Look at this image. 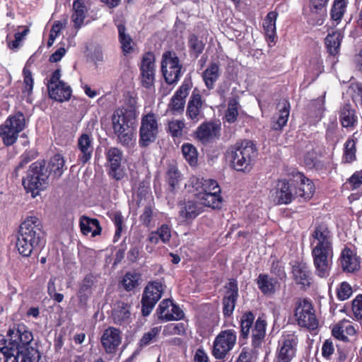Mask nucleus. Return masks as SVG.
I'll use <instances>...</instances> for the list:
<instances>
[{
    "mask_svg": "<svg viewBox=\"0 0 362 362\" xmlns=\"http://www.w3.org/2000/svg\"><path fill=\"white\" fill-rule=\"evenodd\" d=\"M106 160L109 164L107 173L112 179L121 180L125 175L122 168V151L117 147H110L105 152Z\"/></svg>",
    "mask_w": 362,
    "mask_h": 362,
    "instance_id": "obj_19",
    "label": "nucleus"
},
{
    "mask_svg": "<svg viewBox=\"0 0 362 362\" xmlns=\"http://www.w3.org/2000/svg\"><path fill=\"white\" fill-rule=\"evenodd\" d=\"M65 160L59 153L54 155L49 160L47 170L49 173H53L54 177L59 178L64 173Z\"/></svg>",
    "mask_w": 362,
    "mask_h": 362,
    "instance_id": "obj_46",
    "label": "nucleus"
},
{
    "mask_svg": "<svg viewBox=\"0 0 362 362\" xmlns=\"http://www.w3.org/2000/svg\"><path fill=\"white\" fill-rule=\"evenodd\" d=\"M182 153L191 166H195L198 162V152L197 148L189 143H185L182 146Z\"/></svg>",
    "mask_w": 362,
    "mask_h": 362,
    "instance_id": "obj_54",
    "label": "nucleus"
},
{
    "mask_svg": "<svg viewBox=\"0 0 362 362\" xmlns=\"http://www.w3.org/2000/svg\"><path fill=\"white\" fill-rule=\"evenodd\" d=\"M254 320L255 315L252 311H247L243 314L240 321V332L239 336V341L242 344H244L248 339Z\"/></svg>",
    "mask_w": 362,
    "mask_h": 362,
    "instance_id": "obj_41",
    "label": "nucleus"
},
{
    "mask_svg": "<svg viewBox=\"0 0 362 362\" xmlns=\"http://www.w3.org/2000/svg\"><path fill=\"white\" fill-rule=\"evenodd\" d=\"M88 9L83 0H74L71 14V21L74 27L78 30L84 24Z\"/></svg>",
    "mask_w": 362,
    "mask_h": 362,
    "instance_id": "obj_33",
    "label": "nucleus"
},
{
    "mask_svg": "<svg viewBox=\"0 0 362 362\" xmlns=\"http://www.w3.org/2000/svg\"><path fill=\"white\" fill-rule=\"evenodd\" d=\"M257 149L251 141L237 142L227 151V158L237 171L246 172L251 169L252 162L256 156Z\"/></svg>",
    "mask_w": 362,
    "mask_h": 362,
    "instance_id": "obj_6",
    "label": "nucleus"
},
{
    "mask_svg": "<svg viewBox=\"0 0 362 362\" xmlns=\"http://www.w3.org/2000/svg\"><path fill=\"white\" fill-rule=\"evenodd\" d=\"M339 119L341 126L346 129H354L358 124L356 110L349 103L342 104L339 110Z\"/></svg>",
    "mask_w": 362,
    "mask_h": 362,
    "instance_id": "obj_28",
    "label": "nucleus"
},
{
    "mask_svg": "<svg viewBox=\"0 0 362 362\" xmlns=\"http://www.w3.org/2000/svg\"><path fill=\"white\" fill-rule=\"evenodd\" d=\"M158 134V123L156 115L152 112L143 115L139 128V146H148L156 140Z\"/></svg>",
    "mask_w": 362,
    "mask_h": 362,
    "instance_id": "obj_10",
    "label": "nucleus"
},
{
    "mask_svg": "<svg viewBox=\"0 0 362 362\" xmlns=\"http://www.w3.org/2000/svg\"><path fill=\"white\" fill-rule=\"evenodd\" d=\"M131 305L128 303L117 301L112 311V318L115 324L120 326L129 325L131 322Z\"/></svg>",
    "mask_w": 362,
    "mask_h": 362,
    "instance_id": "obj_27",
    "label": "nucleus"
},
{
    "mask_svg": "<svg viewBox=\"0 0 362 362\" xmlns=\"http://www.w3.org/2000/svg\"><path fill=\"white\" fill-rule=\"evenodd\" d=\"M356 142L357 139L354 137H349L346 141L343 148L342 163L348 164L356 160Z\"/></svg>",
    "mask_w": 362,
    "mask_h": 362,
    "instance_id": "obj_44",
    "label": "nucleus"
},
{
    "mask_svg": "<svg viewBox=\"0 0 362 362\" xmlns=\"http://www.w3.org/2000/svg\"><path fill=\"white\" fill-rule=\"evenodd\" d=\"M205 100L203 98L201 90L195 87L187 104L185 115L192 124H197L204 117V109Z\"/></svg>",
    "mask_w": 362,
    "mask_h": 362,
    "instance_id": "obj_16",
    "label": "nucleus"
},
{
    "mask_svg": "<svg viewBox=\"0 0 362 362\" xmlns=\"http://www.w3.org/2000/svg\"><path fill=\"white\" fill-rule=\"evenodd\" d=\"M23 89L22 90L23 94L28 96L33 93L34 79L31 71L25 66L23 69Z\"/></svg>",
    "mask_w": 362,
    "mask_h": 362,
    "instance_id": "obj_56",
    "label": "nucleus"
},
{
    "mask_svg": "<svg viewBox=\"0 0 362 362\" xmlns=\"http://www.w3.org/2000/svg\"><path fill=\"white\" fill-rule=\"evenodd\" d=\"M108 216L115 226V232L113 237V241L115 243L119 240L125 227L124 219L120 211H112Z\"/></svg>",
    "mask_w": 362,
    "mask_h": 362,
    "instance_id": "obj_48",
    "label": "nucleus"
},
{
    "mask_svg": "<svg viewBox=\"0 0 362 362\" xmlns=\"http://www.w3.org/2000/svg\"><path fill=\"white\" fill-rule=\"evenodd\" d=\"M38 156V152L31 149L25 151L20 157L21 160L18 164V169H22L26 164L35 159Z\"/></svg>",
    "mask_w": 362,
    "mask_h": 362,
    "instance_id": "obj_62",
    "label": "nucleus"
},
{
    "mask_svg": "<svg viewBox=\"0 0 362 362\" xmlns=\"http://www.w3.org/2000/svg\"><path fill=\"white\" fill-rule=\"evenodd\" d=\"M161 329V326L154 327H152L149 331L144 333L141 338L139 341V346L145 347L151 343L156 342L160 333Z\"/></svg>",
    "mask_w": 362,
    "mask_h": 362,
    "instance_id": "obj_52",
    "label": "nucleus"
},
{
    "mask_svg": "<svg viewBox=\"0 0 362 362\" xmlns=\"http://www.w3.org/2000/svg\"><path fill=\"white\" fill-rule=\"evenodd\" d=\"M49 177L46 161L37 160L29 166L26 175L22 178V185L27 194H30L32 198H35L47 187Z\"/></svg>",
    "mask_w": 362,
    "mask_h": 362,
    "instance_id": "obj_4",
    "label": "nucleus"
},
{
    "mask_svg": "<svg viewBox=\"0 0 362 362\" xmlns=\"http://www.w3.org/2000/svg\"><path fill=\"white\" fill-rule=\"evenodd\" d=\"M136 113L132 108L116 110L112 116V124L117 143L132 147L136 141Z\"/></svg>",
    "mask_w": 362,
    "mask_h": 362,
    "instance_id": "obj_3",
    "label": "nucleus"
},
{
    "mask_svg": "<svg viewBox=\"0 0 362 362\" xmlns=\"http://www.w3.org/2000/svg\"><path fill=\"white\" fill-rule=\"evenodd\" d=\"M30 30L28 27H25L22 32H18L15 33L13 40H11L9 36L6 37V42L8 47L11 49H16L19 47L21 42L23 40L24 37L27 35Z\"/></svg>",
    "mask_w": 362,
    "mask_h": 362,
    "instance_id": "obj_58",
    "label": "nucleus"
},
{
    "mask_svg": "<svg viewBox=\"0 0 362 362\" xmlns=\"http://www.w3.org/2000/svg\"><path fill=\"white\" fill-rule=\"evenodd\" d=\"M295 316L298 324L300 327L314 330L318 326V321L316 318L313 305L307 298H304L297 303L295 309Z\"/></svg>",
    "mask_w": 362,
    "mask_h": 362,
    "instance_id": "obj_14",
    "label": "nucleus"
},
{
    "mask_svg": "<svg viewBox=\"0 0 362 362\" xmlns=\"http://www.w3.org/2000/svg\"><path fill=\"white\" fill-rule=\"evenodd\" d=\"M182 180V174L175 165H169L165 175V181L168 185L167 190L174 193L179 187Z\"/></svg>",
    "mask_w": 362,
    "mask_h": 362,
    "instance_id": "obj_39",
    "label": "nucleus"
},
{
    "mask_svg": "<svg viewBox=\"0 0 362 362\" xmlns=\"http://www.w3.org/2000/svg\"><path fill=\"white\" fill-rule=\"evenodd\" d=\"M20 357L21 358V362H38L40 355L38 350L30 344L21 349V352H19Z\"/></svg>",
    "mask_w": 362,
    "mask_h": 362,
    "instance_id": "obj_53",
    "label": "nucleus"
},
{
    "mask_svg": "<svg viewBox=\"0 0 362 362\" xmlns=\"http://www.w3.org/2000/svg\"><path fill=\"white\" fill-rule=\"evenodd\" d=\"M117 28L122 52L124 56L127 57L134 52L136 44L130 35L127 33V28L124 24H119Z\"/></svg>",
    "mask_w": 362,
    "mask_h": 362,
    "instance_id": "obj_32",
    "label": "nucleus"
},
{
    "mask_svg": "<svg viewBox=\"0 0 362 362\" xmlns=\"http://www.w3.org/2000/svg\"><path fill=\"white\" fill-rule=\"evenodd\" d=\"M25 128V117L22 112H18L9 116L0 125V138L6 146L13 145L18 140L19 133Z\"/></svg>",
    "mask_w": 362,
    "mask_h": 362,
    "instance_id": "obj_8",
    "label": "nucleus"
},
{
    "mask_svg": "<svg viewBox=\"0 0 362 362\" xmlns=\"http://www.w3.org/2000/svg\"><path fill=\"white\" fill-rule=\"evenodd\" d=\"M192 185L197 193L206 192H221V187L216 180L212 179H204L203 177H192L191 179Z\"/></svg>",
    "mask_w": 362,
    "mask_h": 362,
    "instance_id": "obj_35",
    "label": "nucleus"
},
{
    "mask_svg": "<svg viewBox=\"0 0 362 362\" xmlns=\"http://www.w3.org/2000/svg\"><path fill=\"white\" fill-rule=\"evenodd\" d=\"M33 340V333L24 324L13 325L7 331L6 335L0 334V347L19 359V352L25 346Z\"/></svg>",
    "mask_w": 362,
    "mask_h": 362,
    "instance_id": "obj_5",
    "label": "nucleus"
},
{
    "mask_svg": "<svg viewBox=\"0 0 362 362\" xmlns=\"http://www.w3.org/2000/svg\"><path fill=\"white\" fill-rule=\"evenodd\" d=\"M270 273L281 281H285L287 278L284 263L276 257L272 260Z\"/></svg>",
    "mask_w": 362,
    "mask_h": 362,
    "instance_id": "obj_51",
    "label": "nucleus"
},
{
    "mask_svg": "<svg viewBox=\"0 0 362 362\" xmlns=\"http://www.w3.org/2000/svg\"><path fill=\"white\" fill-rule=\"evenodd\" d=\"M267 322L259 317L255 322L252 329V348L243 347L235 362H256L257 351L256 349L259 348L266 335Z\"/></svg>",
    "mask_w": 362,
    "mask_h": 362,
    "instance_id": "obj_7",
    "label": "nucleus"
},
{
    "mask_svg": "<svg viewBox=\"0 0 362 362\" xmlns=\"http://www.w3.org/2000/svg\"><path fill=\"white\" fill-rule=\"evenodd\" d=\"M220 69L216 62H211L202 74V79L208 90L214 89L215 83L219 78Z\"/></svg>",
    "mask_w": 362,
    "mask_h": 362,
    "instance_id": "obj_43",
    "label": "nucleus"
},
{
    "mask_svg": "<svg viewBox=\"0 0 362 362\" xmlns=\"http://www.w3.org/2000/svg\"><path fill=\"white\" fill-rule=\"evenodd\" d=\"M278 13L276 11L269 12L264 19L263 28L266 36L269 41L274 42L276 35V21L278 17Z\"/></svg>",
    "mask_w": 362,
    "mask_h": 362,
    "instance_id": "obj_47",
    "label": "nucleus"
},
{
    "mask_svg": "<svg viewBox=\"0 0 362 362\" xmlns=\"http://www.w3.org/2000/svg\"><path fill=\"white\" fill-rule=\"evenodd\" d=\"M348 0H334L330 10V18L335 22V25L341 21L347 8Z\"/></svg>",
    "mask_w": 362,
    "mask_h": 362,
    "instance_id": "obj_45",
    "label": "nucleus"
},
{
    "mask_svg": "<svg viewBox=\"0 0 362 362\" xmlns=\"http://www.w3.org/2000/svg\"><path fill=\"white\" fill-rule=\"evenodd\" d=\"M276 279L267 274H259L256 279L258 288L264 295H273L276 292Z\"/></svg>",
    "mask_w": 362,
    "mask_h": 362,
    "instance_id": "obj_42",
    "label": "nucleus"
},
{
    "mask_svg": "<svg viewBox=\"0 0 362 362\" xmlns=\"http://www.w3.org/2000/svg\"><path fill=\"white\" fill-rule=\"evenodd\" d=\"M185 123L182 120H174L168 123V132L173 137H181Z\"/></svg>",
    "mask_w": 362,
    "mask_h": 362,
    "instance_id": "obj_59",
    "label": "nucleus"
},
{
    "mask_svg": "<svg viewBox=\"0 0 362 362\" xmlns=\"http://www.w3.org/2000/svg\"><path fill=\"white\" fill-rule=\"evenodd\" d=\"M311 236L313 238L311 255L315 274L320 278H327L330 274L334 257L332 233L322 223L315 227Z\"/></svg>",
    "mask_w": 362,
    "mask_h": 362,
    "instance_id": "obj_1",
    "label": "nucleus"
},
{
    "mask_svg": "<svg viewBox=\"0 0 362 362\" xmlns=\"http://www.w3.org/2000/svg\"><path fill=\"white\" fill-rule=\"evenodd\" d=\"M352 288L350 284L346 281L341 283L337 290V298L340 300L348 299L352 294Z\"/></svg>",
    "mask_w": 362,
    "mask_h": 362,
    "instance_id": "obj_60",
    "label": "nucleus"
},
{
    "mask_svg": "<svg viewBox=\"0 0 362 362\" xmlns=\"http://www.w3.org/2000/svg\"><path fill=\"white\" fill-rule=\"evenodd\" d=\"M153 216V211L151 205H147L144 207L143 213L139 216L141 223L146 227L151 226V223Z\"/></svg>",
    "mask_w": 362,
    "mask_h": 362,
    "instance_id": "obj_61",
    "label": "nucleus"
},
{
    "mask_svg": "<svg viewBox=\"0 0 362 362\" xmlns=\"http://www.w3.org/2000/svg\"><path fill=\"white\" fill-rule=\"evenodd\" d=\"M77 149L79 151L78 156V164L85 165L92 158L94 151L93 138L90 134H81L77 140Z\"/></svg>",
    "mask_w": 362,
    "mask_h": 362,
    "instance_id": "obj_24",
    "label": "nucleus"
},
{
    "mask_svg": "<svg viewBox=\"0 0 362 362\" xmlns=\"http://www.w3.org/2000/svg\"><path fill=\"white\" fill-rule=\"evenodd\" d=\"M189 52L192 57L197 58L204 51L205 44L194 34H190L188 37Z\"/></svg>",
    "mask_w": 362,
    "mask_h": 362,
    "instance_id": "obj_49",
    "label": "nucleus"
},
{
    "mask_svg": "<svg viewBox=\"0 0 362 362\" xmlns=\"http://www.w3.org/2000/svg\"><path fill=\"white\" fill-rule=\"evenodd\" d=\"M49 97L57 102L67 101L71 98L72 90L70 86L65 82L58 83L54 86H51L47 89Z\"/></svg>",
    "mask_w": 362,
    "mask_h": 362,
    "instance_id": "obj_34",
    "label": "nucleus"
},
{
    "mask_svg": "<svg viewBox=\"0 0 362 362\" xmlns=\"http://www.w3.org/2000/svg\"><path fill=\"white\" fill-rule=\"evenodd\" d=\"M95 282V276L92 273L87 274L79 284V288L77 292V297L79 303L86 304L90 296L92 293V287Z\"/></svg>",
    "mask_w": 362,
    "mask_h": 362,
    "instance_id": "obj_36",
    "label": "nucleus"
},
{
    "mask_svg": "<svg viewBox=\"0 0 362 362\" xmlns=\"http://www.w3.org/2000/svg\"><path fill=\"white\" fill-rule=\"evenodd\" d=\"M352 310L358 320H362V294L356 296L352 301Z\"/></svg>",
    "mask_w": 362,
    "mask_h": 362,
    "instance_id": "obj_63",
    "label": "nucleus"
},
{
    "mask_svg": "<svg viewBox=\"0 0 362 362\" xmlns=\"http://www.w3.org/2000/svg\"><path fill=\"white\" fill-rule=\"evenodd\" d=\"M298 337L294 333L283 334L278 341L274 362H291L296 357Z\"/></svg>",
    "mask_w": 362,
    "mask_h": 362,
    "instance_id": "obj_13",
    "label": "nucleus"
},
{
    "mask_svg": "<svg viewBox=\"0 0 362 362\" xmlns=\"http://www.w3.org/2000/svg\"><path fill=\"white\" fill-rule=\"evenodd\" d=\"M196 197L200 204L205 206L210 207L213 209L221 208L223 198L221 196V192L197 193Z\"/></svg>",
    "mask_w": 362,
    "mask_h": 362,
    "instance_id": "obj_38",
    "label": "nucleus"
},
{
    "mask_svg": "<svg viewBox=\"0 0 362 362\" xmlns=\"http://www.w3.org/2000/svg\"><path fill=\"white\" fill-rule=\"evenodd\" d=\"M344 35L340 30L329 33L325 39L327 52L332 56H336L339 52Z\"/></svg>",
    "mask_w": 362,
    "mask_h": 362,
    "instance_id": "obj_40",
    "label": "nucleus"
},
{
    "mask_svg": "<svg viewBox=\"0 0 362 362\" xmlns=\"http://www.w3.org/2000/svg\"><path fill=\"white\" fill-rule=\"evenodd\" d=\"M79 226L82 234L85 235L91 233L92 237H95L100 235L102 232L99 220L85 215L80 217Z\"/></svg>",
    "mask_w": 362,
    "mask_h": 362,
    "instance_id": "obj_31",
    "label": "nucleus"
},
{
    "mask_svg": "<svg viewBox=\"0 0 362 362\" xmlns=\"http://www.w3.org/2000/svg\"><path fill=\"white\" fill-rule=\"evenodd\" d=\"M236 341L237 334L234 329H228L221 331L214 341L212 354L214 358L224 359L234 348Z\"/></svg>",
    "mask_w": 362,
    "mask_h": 362,
    "instance_id": "obj_12",
    "label": "nucleus"
},
{
    "mask_svg": "<svg viewBox=\"0 0 362 362\" xmlns=\"http://www.w3.org/2000/svg\"><path fill=\"white\" fill-rule=\"evenodd\" d=\"M139 275L136 273L127 272L124 276L122 284L127 291H133L139 285Z\"/></svg>",
    "mask_w": 362,
    "mask_h": 362,
    "instance_id": "obj_57",
    "label": "nucleus"
},
{
    "mask_svg": "<svg viewBox=\"0 0 362 362\" xmlns=\"http://www.w3.org/2000/svg\"><path fill=\"white\" fill-rule=\"evenodd\" d=\"M187 325L184 322L170 323L164 327L163 334L165 336L186 334Z\"/></svg>",
    "mask_w": 362,
    "mask_h": 362,
    "instance_id": "obj_55",
    "label": "nucleus"
},
{
    "mask_svg": "<svg viewBox=\"0 0 362 362\" xmlns=\"http://www.w3.org/2000/svg\"><path fill=\"white\" fill-rule=\"evenodd\" d=\"M121 332L119 329L109 327L105 329L101 337V344L108 354H115L121 344Z\"/></svg>",
    "mask_w": 362,
    "mask_h": 362,
    "instance_id": "obj_25",
    "label": "nucleus"
},
{
    "mask_svg": "<svg viewBox=\"0 0 362 362\" xmlns=\"http://www.w3.org/2000/svg\"><path fill=\"white\" fill-rule=\"evenodd\" d=\"M156 314L161 322L177 321L185 317V313L180 307L169 298L164 299L160 303Z\"/></svg>",
    "mask_w": 362,
    "mask_h": 362,
    "instance_id": "obj_20",
    "label": "nucleus"
},
{
    "mask_svg": "<svg viewBox=\"0 0 362 362\" xmlns=\"http://www.w3.org/2000/svg\"><path fill=\"white\" fill-rule=\"evenodd\" d=\"M293 177L289 180H279L275 187V199L278 204H288L296 197Z\"/></svg>",
    "mask_w": 362,
    "mask_h": 362,
    "instance_id": "obj_23",
    "label": "nucleus"
},
{
    "mask_svg": "<svg viewBox=\"0 0 362 362\" xmlns=\"http://www.w3.org/2000/svg\"><path fill=\"white\" fill-rule=\"evenodd\" d=\"M156 57L153 52H145L139 65L141 83L143 87L149 88L153 86L156 72Z\"/></svg>",
    "mask_w": 362,
    "mask_h": 362,
    "instance_id": "obj_17",
    "label": "nucleus"
},
{
    "mask_svg": "<svg viewBox=\"0 0 362 362\" xmlns=\"http://www.w3.org/2000/svg\"><path fill=\"white\" fill-rule=\"evenodd\" d=\"M339 261L344 272H354L360 268L358 257L348 247H345L341 251Z\"/></svg>",
    "mask_w": 362,
    "mask_h": 362,
    "instance_id": "obj_30",
    "label": "nucleus"
},
{
    "mask_svg": "<svg viewBox=\"0 0 362 362\" xmlns=\"http://www.w3.org/2000/svg\"><path fill=\"white\" fill-rule=\"evenodd\" d=\"M279 111L272 118V129L275 131H281L286 125L289 115L291 105L288 100H284L278 106Z\"/></svg>",
    "mask_w": 362,
    "mask_h": 362,
    "instance_id": "obj_29",
    "label": "nucleus"
},
{
    "mask_svg": "<svg viewBox=\"0 0 362 362\" xmlns=\"http://www.w3.org/2000/svg\"><path fill=\"white\" fill-rule=\"evenodd\" d=\"M292 277L301 289L310 288L313 281V272L309 265L304 261H296L291 267Z\"/></svg>",
    "mask_w": 362,
    "mask_h": 362,
    "instance_id": "obj_22",
    "label": "nucleus"
},
{
    "mask_svg": "<svg viewBox=\"0 0 362 362\" xmlns=\"http://www.w3.org/2000/svg\"><path fill=\"white\" fill-rule=\"evenodd\" d=\"M179 206V216L183 222L192 221L200 214L197 202L194 201L180 202Z\"/></svg>",
    "mask_w": 362,
    "mask_h": 362,
    "instance_id": "obj_37",
    "label": "nucleus"
},
{
    "mask_svg": "<svg viewBox=\"0 0 362 362\" xmlns=\"http://www.w3.org/2000/svg\"><path fill=\"white\" fill-rule=\"evenodd\" d=\"M45 232L41 221L36 216H28L21 223L17 234L16 248L24 257L33 251H39L45 245Z\"/></svg>",
    "mask_w": 362,
    "mask_h": 362,
    "instance_id": "obj_2",
    "label": "nucleus"
},
{
    "mask_svg": "<svg viewBox=\"0 0 362 362\" xmlns=\"http://www.w3.org/2000/svg\"><path fill=\"white\" fill-rule=\"evenodd\" d=\"M182 64L173 51H165L162 55L161 72L168 85L176 84L182 76Z\"/></svg>",
    "mask_w": 362,
    "mask_h": 362,
    "instance_id": "obj_9",
    "label": "nucleus"
},
{
    "mask_svg": "<svg viewBox=\"0 0 362 362\" xmlns=\"http://www.w3.org/2000/svg\"><path fill=\"white\" fill-rule=\"evenodd\" d=\"M348 182L351 185V189L354 190L362 185V170L356 171L349 179Z\"/></svg>",
    "mask_w": 362,
    "mask_h": 362,
    "instance_id": "obj_64",
    "label": "nucleus"
},
{
    "mask_svg": "<svg viewBox=\"0 0 362 362\" xmlns=\"http://www.w3.org/2000/svg\"><path fill=\"white\" fill-rule=\"evenodd\" d=\"M289 175L293 177V181L295 182L296 197L302 198L305 201L310 200L315 192L313 181L296 170H292Z\"/></svg>",
    "mask_w": 362,
    "mask_h": 362,
    "instance_id": "obj_18",
    "label": "nucleus"
},
{
    "mask_svg": "<svg viewBox=\"0 0 362 362\" xmlns=\"http://www.w3.org/2000/svg\"><path fill=\"white\" fill-rule=\"evenodd\" d=\"M238 98L236 97L230 98L228 103V108L226 110L223 119H225V121L229 124L234 123L238 119Z\"/></svg>",
    "mask_w": 362,
    "mask_h": 362,
    "instance_id": "obj_50",
    "label": "nucleus"
},
{
    "mask_svg": "<svg viewBox=\"0 0 362 362\" xmlns=\"http://www.w3.org/2000/svg\"><path fill=\"white\" fill-rule=\"evenodd\" d=\"M224 288L226 292L222 299L223 315L228 318L233 315L238 298V284L235 279H229Z\"/></svg>",
    "mask_w": 362,
    "mask_h": 362,
    "instance_id": "obj_21",
    "label": "nucleus"
},
{
    "mask_svg": "<svg viewBox=\"0 0 362 362\" xmlns=\"http://www.w3.org/2000/svg\"><path fill=\"white\" fill-rule=\"evenodd\" d=\"M165 285L158 281H153L146 286L141 298V314L146 317L150 315L157 302L160 299Z\"/></svg>",
    "mask_w": 362,
    "mask_h": 362,
    "instance_id": "obj_11",
    "label": "nucleus"
},
{
    "mask_svg": "<svg viewBox=\"0 0 362 362\" xmlns=\"http://www.w3.org/2000/svg\"><path fill=\"white\" fill-rule=\"evenodd\" d=\"M220 130L219 125L212 122H204L194 132L195 138L202 144H206L219 135Z\"/></svg>",
    "mask_w": 362,
    "mask_h": 362,
    "instance_id": "obj_26",
    "label": "nucleus"
},
{
    "mask_svg": "<svg viewBox=\"0 0 362 362\" xmlns=\"http://www.w3.org/2000/svg\"><path fill=\"white\" fill-rule=\"evenodd\" d=\"M193 87L192 79L190 76L185 78L181 86L175 92L168 103V110L173 115L182 114L184 112L186 98Z\"/></svg>",
    "mask_w": 362,
    "mask_h": 362,
    "instance_id": "obj_15",
    "label": "nucleus"
}]
</instances>
